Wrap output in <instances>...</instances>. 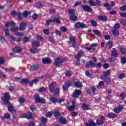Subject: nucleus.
<instances>
[{
	"mask_svg": "<svg viewBox=\"0 0 126 126\" xmlns=\"http://www.w3.org/2000/svg\"><path fill=\"white\" fill-rule=\"evenodd\" d=\"M66 61V58H58L55 59V61L54 62V65L57 67L59 66H61L62 65L63 63L65 62Z\"/></svg>",
	"mask_w": 126,
	"mask_h": 126,
	"instance_id": "nucleus-1",
	"label": "nucleus"
},
{
	"mask_svg": "<svg viewBox=\"0 0 126 126\" xmlns=\"http://www.w3.org/2000/svg\"><path fill=\"white\" fill-rule=\"evenodd\" d=\"M34 98L36 103H41L42 104H46V99L43 97H40L38 94H35L34 95Z\"/></svg>",
	"mask_w": 126,
	"mask_h": 126,
	"instance_id": "nucleus-2",
	"label": "nucleus"
},
{
	"mask_svg": "<svg viewBox=\"0 0 126 126\" xmlns=\"http://www.w3.org/2000/svg\"><path fill=\"white\" fill-rule=\"evenodd\" d=\"M69 41H67L68 44H72V47L73 48H76L77 47V43L75 40V37L73 35L69 36Z\"/></svg>",
	"mask_w": 126,
	"mask_h": 126,
	"instance_id": "nucleus-3",
	"label": "nucleus"
},
{
	"mask_svg": "<svg viewBox=\"0 0 126 126\" xmlns=\"http://www.w3.org/2000/svg\"><path fill=\"white\" fill-rule=\"evenodd\" d=\"M10 98V95H9V94L8 93H6L4 95V98H3V103L5 104V105H7L8 106H9L10 105V102L8 101L9 99Z\"/></svg>",
	"mask_w": 126,
	"mask_h": 126,
	"instance_id": "nucleus-4",
	"label": "nucleus"
},
{
	"mask_svg": "<svg viewBox=\"0 0 126 126\" xmlns=\"http://www.w3.org/2000/svg\"><path fill=\"white\" fill-rule=\"evenodd\" d=\"M78 28H88V26L83 23L78 22L75 25V29Z\"/></svg>",
	"mask_w": 126,
	"mask_h": 126,
	"instance_id": "nucleus-5",
	"label": "nucleus"
},
{
	"mask_svg": "<svg viewBox=\"0 0 126 126\" xmlns=\"http://www.w3.org/2000/svg\"><path fill=\"white\" fill-rule=\"evenodd\" d=\"M81 91L80 90L75 89V91L72 94V98H78L80 95H81Z\"/></svg>",
	"mask_w": 126,
	"mask_h": 126,
	"instance_id": "nucleus-6",
	"label": "nucleus"
},
{
	"mask_svg": "<svg viewBox=\"0 0 126 126\" xmlns=\"http://www.w3.org/2000/svg\"><path fill=\"white\" fill-rule=\"evenodd\" d=\"M72 84L70 80H68L66 82H65L64 85L63 86V91H65L66 90H67V88L70 87Z\"/></svg>",
	"mask_w": 126,
	"mask_h": 126,
	"instance_id": "nucleus-7",
	"label": "nucleus"
},
{
	"mask_svg": "<svg viewBox=\"0 0 126 126\" xmlns=\"http://www.w3.org/2000/svg\"><path fill=\"white\" fill-rule=\"evenodd\" d=\"M124 105H120L117 108H115L113 111L116 113V114H119V113H121L123 110H124Z\"/></svg>",
	"mask_w": 126,
	"mask_h": 126,
	"instance_id": "nucleus-8",
	"label": "nucleus"
},
{
	"mask_svg": "<svg viewBox=\"0 0 126 126\" xmlns=\"http://www.w3.org/2000/svg\"><path fill=\"white\" fill-rule=\"evenodd\" d=\"M50 100L53 104H56V103H62V102L63 101V99H58V98L55 97H51Z\"/></svg>",
	"mask_w": 126,
	"mask_h": 126,
	"instance_id": "nucleus-9",
	"label": "nucleus"
},
{
	"mask_svg": "<svg viewBox=\"0 0 126 126\" xmlns=\"http://www.w3.org/2000/svg\"><path fill=\"white\" fill-rule=\"evenodd\" d=\"M83 9L84 11H86L87 12H92V8L88 5H83Z\"/></svg>",
	"mask_w": 126,
	"mask_h": 126,
	"instance_id": "nucleus-10",
	"label": "nucleus"
},
{
	"mask_svg": "<svg viewBox=\"0 0 126 126\" xmlns=\"http://www.w3.org/2000/svg\"><path fill=\"white\" fill-rule=\"evenodd\" d=\"M86 66L88 68H90V67H92V66H96V63H93L92 61H89L86 63Z\"/></svg>",
	"mask_w": 126,
	"mask_h": 126,
	"instance_id": "nucleus-11",
	"label": "nucleus"
},
{
	"mask_svg": "<svg viewBox=\"0 0 126 126\" xmlns=\"http://www.w3.org/2000/svg\"><path fill=\"white\" fill-rule=\"evenodd\" d=\"M104 121H105V117L101 116L100 117V120H97L96 121V125L97 126H102L104 124Z\"/></svg>",
	"mask_w": 126,
	"mask_h": 126,
	"instance_id": "nucleus-12",
	"label": "nucleus"
},
{
	"mask_svg": "<svg viewBox=\"0 0 126 126\" xmlns=\"http://www.w3.org/2000/svg\"><path fill=\"white\" fill-rule=\"evenodd\" d=\"M74 87H77V88H81L83 87V84L80 81H77L74 83Z\"/></svg>",
	"mask_w": 126,
	"mask_h": 126,
	"instance_id": "nucleus-13",
	"label": "nucleus"
},
{
	"mask_svg": "<svg viewBox=\"0 0 126 126\" xmlns=\"http://www.w3.org/2000/svg\"><path fill=\"white\" fill-rule=\"evenodd\" d=\"M84 56V53L81 51L80 50L78 52V54L75 56V58L78 60V61H79L81 57H83Z\"/></svg>",
	"mask_w": 126,
	"mask_h": 126,
	"instance_id": "nucleus-14",
	"label": "nucleus"
},
{
	"mask_svg": "<svg viewBox=\"0 0 126 126\" xmlns=\"http://www.w3.org/2000/svg\"><path fill=\"white\" fill-rule=\"evenodd\" d=\"M42 63L44 64H49L52 63V60L49 58H44L42 59Z\"/></svg>",
	"mask_w": 126,
	"mask_h": 126,
	"instance_id": "nucleus-15",
	"label": "nucleus"
},
{
	"mask_svg": "<svg viewBox=\"0 0 126 126\" xmlns=\"http://www.w3.org/2000/svg\"><path fill=\"white\" fill-rule=\"evenodd\" d=\"M111 56L112 57H114L117 58V57H119V53L118 51L116 50V48H113L112 51H111Z\"/></svg>",
	"mask_w": 126,
	"mask_h": 126,
	"instance_id": "nucleus-16",
	"label": "nucleus"
},
{
	"mask_svg": "<svg viewBox=\"0 0 126 126\" xmlns=\"http://www.w3.org/2000/svg\"><path fill=\"white\" fill-rule=\"evenodd\" d=\"M38 69H39V65L35 64H33L32 65L30 71L32 72V71H34L35 70H38Z\"/></svg>",
	"mask_w": 126,
	"mask_h": 126,
	"instance_id": "nucleus-17",
	"label": "nucleus"
},
{
	"mask_svg": "<svg viewBox=\"0 0 126 126\" xmlns=\"http://www.w3.org/2000/svg\"><path fill=\"white\" fill-rule=\"evenodd\" d=\"M97 18L99 19V20L106 22L108 21V18L105 15H99L97 17Z\"/></svg>",
	"mask_w": 126,
	"mask_h": 126,
	"instance_id": "nucleus-18",
	"label": "nucleus"
},
{
	"mask_svg": "<svg viewBox=\"0 0 126 126\" xmlns=\"http://www.w3.org/2000/svg\"><path fill=\"white\" fill-rule=\"evenodd\" d=\"M27 26V25L26 24V23H22L20 25L19 29L21 30V31H24V30L26 29Z\"/></svg>",
	"mask_w": 126,
	"mask_h": 126,
	"instance_id": "nucleus-19",
	"label": "nucleus"
},
{
	"mask_svg": "<svg viewBox=\"0 0 126 126\" xmlns=\"http://www.w3.org/2000/svg\"><path fill=\"white\" fill-rule=\"evenodd\" d=\"M101 79H102L103 81L105 82H107V83H111V79L110 78H108L107 77H103V76H100Z\"/></svg>",
	"mask_w": 126,
	"mask_h": 126,
	"instance_id": "nucleus-20",
	"label": "nucleus"
},
{
	"mask_svg": "<svg viewBox=\"0 0 126 126\" xmlns=\"http://www.w3.org/2000/svg\"><path fill=\"white\" fill-rule=\"evenodd\" d=\"M59 122L63 125H66L67 120L63 117H62L59 119Z\"/></svg>",
	"mask_w": 126,
	"mask_h": 126,
	"instance_id": "nucleus-21",
	"label": "nucleus"
},
{
	"mask_svg": "<svg viewBox=\"0 0 126 126\" xmlns=\"http://www.w3.org/2000/svg\"><path fill=\"white\" fill-rule=\"evenodd\" d=\"M8 110L9 111V112H10L11 114H15V113H16V111L14 110V107L10 105H9L8 106Z\"/></svg>",
	"mask_w": 126,
	"mask_h": 126,
	"instance_id": "nucleus-22",
	"label": "nucleus"
},
{
	"mask_svg": "<svg viewBox=\"0 0 126 126\" xmlns=\"http://www.w3.org/2000/svg\"><path fill=\"white\" fill-rule=\"evenodd\" d=\"M108 117L109 119H115V118H117L118 115L115 113H110L108 114Z\"/></svg>",
	"mask_w": 126,
	"mask_h": 126,
	"instance_id": "nucleus-23",
	"label": "nucleus"
},
{
	"mask_svg": "<svg viewBox=\"0 0 126 126\" xmlns=\"http://www.w3.org/2000/svg\"><path fill=\"white\" fill-rule=\"evenodd\" d=\"M13 51L15 52V53H21V47H16L13 49Z\"/></svg>",
	"mask_w": 126,
	"mask_h": 126,
	"instance_id": "nucleus-24",
	"label": "nucleus"
},
{
	"mask_svg": "<svg viewBox=\"0 0 126 126\" xmlns=\"http://www.w3.org/2000/svg\"><path fill=\"white\" fill-rule=\"evenodd\" d=\"M31 14V12L29 11H25L23 13V16L25 17L26 18L28 17V15H30Z\"/></svg>",
	"mask_w": 126,
	"mask_h": 126,
	"instance_id": "nucleus-25",
	"label": "nucleus"
},
{
	"mask_svg": "<svg viewBox=\"0 0 126 126\" xmlns=\"http://www.w3.org/2000/svg\"><path fill=\"white\" fill-rule=\"evenodd\" d=\"M103 4L107 10H111V9H112V7L109 3H103Z\"/></svg>",
	"mask_w": 126,
	"mask_h": 126,
	"instance_id": "nucleus-26",
	"label": "nucleus"
},
{
	"mask_svg": "<svg viewBox=\"0 0 126 126\" xmlns=\"http://www.w3.org/2000/svg\"><path fill=\"white\" fill-rule=\"evenodd\" d=\"M64 74L65 75V76H66L67 77H70V76L72 75V72H71V71L66 70L64 72Z\"/></svg>",
	"mask_w": 126,
	"mask_h": 126,
	"instance_id": "nucleus-27",
	"label": "nucleus"
},
{
	"mask_svg": "<svg viewBox=\"0 0 126 126\" xmlns=\"http://www.w3.org/2000/svg\"><path fill=\"white\" fill-rule=\"evenodd\" d=\"M54 83H52L51 85L49 87V90L50 91V92H51L52 93H53V92H54V91H55V86L54 85Z\"/></svg>",
	"mask_w": 126,
	"mask_h": 126,
	"instance_id": "nucleus-28",
	"label": "nucleus"
},
{
	"mask_svg": "<svg viewBox=\"0 0 126 126\" xmlns=\"http://www.w3.org/2000/svg\"><path fill=\"white\" fill-rule=\"evenodd\" d=\"M33 49H30V52H31L32 54H37V53H39V50L37 48H35V47H33Z\"/></svg>",
	"mask_w": 126,
	"mask_h": 126,
	"instance_id": "nucleus-29",
	"label": "nucleus"
},
{
	"mask_svg": "<svg viewBox=\"0 0 126 126\" xmlns=\"http://www.w3.org/2000/svg\"><path fill=\"white\" fill-rule=\"evenodd\" d=\"M94 33L96 35V36H98V37H101L102 34L101 33V32H100L99 31L94 30L93 31Z\"/></svg>",
	"mask_w": 126,
	"mask_h": 126,
	"instance_id": "nucleus-30",
	"label": "nucleus"
},
{
	"mask_svg": "<svg viewBox=\"0 0 126 126\" xmlns=\"http://www.w3.org/2000/svg\"><path fill=\"white\" fill-rule=\"evenodd\" d=\"M110 74H111V71L106 70L103 72V76H102V77H107V76H108V75H110Z\"/></svg>",
	"mask_w": 126,
	"mask_h": 126,
	"instance_id": "nucleus-31",
	"label": "nucleus"
},
{
	"mask_svg": "<svg viewBox=\"0 0 126 126\" xmlns=\"http://www.w3.org/2000/svg\"><path fill=\"white\" fill-rule=\"evenodd\" d=\"M78 18L76 16V15H73L71 16L70 19L71 21H76V20H77Z\"/></svg>",
	"mask_w": 126,
	"mask_h": 126,
	"instance_id": "nucleus-32",
	"label": "nucleus"
},
{
	"mask_svg": "<svg viewBox=\"0 0 126 126\" xmlns=\"http://www.w3.org/2000/svg\"><path fill=\"white\" fill-rule=\"evenodd\" d=\"M32 45L33 48H34L35 47H39V46H40V43H39V42L38 41H33L32 42Z\"/></svg>",
	"mask_w": 126,
	"mask_h": 126,
	"instance_id": "nucleus-33",
	"label": "nucleus"
},
{
	"mask_svg": "<svg viewBox=\"0 0 126 126\" xmlns=\"http://www.w3.org/2000/svg\"><path fill=\"white\" fill-rule=\"evenodd\" d=\"M106 46L108 47L109 50H111V49L113 48V42H112V41H108Z\"/></svg>",
	"mask_w": 126,
	"mask_h": 126,
	"instance_id": "nucleus-34",
	"label": "nucleus"
},
{
	"mask_svg": "<svg viewBox=\"0 0 126 126\" xmlns=\"http://www.w3.org/2000/svg\"><path fill=\"white\" fill-rule=\"evenodd\" d=\"M112 33L115 37H118V36H119V31H118V30L114 29L112 31Z\"/></svg>",
	"mask_w": 126,
	"mask_h": 126,
	"instance_id": "nucleus-35",
	"label": "nucleus"
},
{
	"mask_svg": "<svg viewBox=\"0 0 126 126\" xmlns=\"http://www.w3.org/2000/svg\"><path fill=\"white\" fill-rule=\"evenodd\" d=\"M54 115L55 118L57 119V118H59V117H60L61 112H60V111H55L54 113Z\"/></svg>",
	"mask_w": 126,
	"mask_h": 126,
	"instance_id": "nucleus-36",
	"label": "nucleus"
},
{
	"mask_svg": "<svg viewBox=\"0 0 126 126\" xmlns=\"http://www.w3.org/2000/svg\"><path fill=\"white\" fill-rule=\"evenodd\" d=\"M21 84H26L29 83V80L28 79H23L21 81Z\"/></svg>",
	"mask_w": 126,
	"mask_h": 126,
	"instance_id": "nucleus-37",
	"label": "nucleus"
},
{
	"mask_svg": "<svg viewBox=\"0 0 126 126\" xmlns=\"http://www.w3.org/2000/svg\"><path fill=\"white\" fill-rule=\"evenodd\" d=\"M17 15L18 17L19 20H22V19H23V17L22 16V13L21 12H18Z\"/></svg>",
	"mask_w": 126,
	"mask_h": 126,
	"instance_id": "nucleus-38",
	"label": "nucleus"
},
{
	"mask_svg": "<svg viewBox=\"0 0 126 126\" xmlns=\"http://www.w3.org/2000/svg\"><path fill=\"white\" fill-rule=\"evenodd\" d=\"M82 109H83V110H89V107H88V106H87V105H86V104L85 103H83L82 105Z\"/></svg>",
	"mask_w": 126,
	"mask_h": 126,
	"instance_id": "nucleus-39",
	"label": "nucleus"
},
{
	"mask_svg": "<svg viewBox=\"0 0 126 126\" xmlns=\"http://www.w3.org/2000/svg\"><path fill=\"white\" fill-rule=\"evenodd\" d=\"M120 51L122 53V55H126V49L122 46H120Z\"/></svg>",
	"mask_w": 126,
	"mask_h": 126,
	"instance_id": "nucleus-40",
	"label": "nucleus"
},
{
	"mask_svg": "<svg viewBox=\"0 0 126 126\" xmlns=\"http://www.w3.org/2000/svg\"><path fill=\"white\" fill-rule=\"evenodd\" d=\"M27 119L29 120L33 119V114H32L31 112H30L28 114H27Z\"/></svg>",
	"mask_w": 126,
	"mask_h": 126,
	"instance_id": "nucleus-41",
	"label": "nucleus"
},
{
	"mask_svg": "<svg viewBox=\"0 0 126 126\" xmlns=\"http://www.w3.org/2000/svg\"><path fill=\"white\" fill-rule=\"evenodd\" d=\"M19 30V28H18V27H13L11 29V31L13 32H17V31H18Z\"/></svg>",
	"mask_w": 126,
	"mask_h": 126,
	"instance_id": "nucleus-42",
	"label": "nucleus"
},
{
	"mask_svg": "<svg viewBox=\"0 0 126 126\" xmlns=\"http://www.w3.org/2000/svg\"><path fill=\"white\" fill-rule=\"evenodd\" d=\"M53 22H56L58 24H61V20H60V18H54L53 19Z\"/></svg>",
	"mask_w": 126,
	"mask_h": 126,
	"instance_id": "nucleus-43",
	"label": "nucleus"
},
{
	"mask_svg": "<svg viewBox=\"0 0 126 126\" xmlns=\"http://www.w3.org/2000/svg\"><path fill=\"white\" fill-rule=\"evenodd\" d=\"M69 14L71 15H74L75 14V11L74 9H69L68 11Z\"/></svg>",
	"mask_w": 126,
	"mask_h": 126,
	"instance_id": "nucleus-44",
	"label": "nucleus"
},
{
	"mask_svg": "<svg viewBox=\"0 0 126 126\" xmlns=\"http://www.w3.org/2000/svg\"><path fill=\"white\" fill-rule=\"evenodd\" d=\"M90 22L91 23L92 25L94 27H97V23H96L95 21H94V20H91V21H90Z\"/></svg>",
	"mask_w": 126,
	"mask_h": 126,
	"instance_id": "nucleus-45",
	"label": "nucleus"
},
{
	"mask_svg": "<svg viewBox=\"0 0 126 126\" xmlns=\"http://www.w3.org/2000/svg\"><path fill=\"white\" fill-rule=\"evenodd\" d=\"M121 63L122 64L126 63V58L125 57L121 58Z\"/></svg>",
	"mask_w": 126,
	"mask_h": 126,
	"instance_id": "nucleus-46",
	"label": "nucleus"
},
{
	"mask_svg": "<svg viewBox=\"0 0 126 126\" xmlns=\"http://www.w3.org/2000/svg\"><path fill=\"white\" fill-rule=\"evenodd\" d=\"M41 123H43V124H47V123H48V119H46L44 117H41Z\"/></svg>",
	"mask_w": 126,
	"mask_h": 126,
	"instance_id": "nucleus-47",
	"label": "nucleus"
},
{
	"mask_svg": "<svg viewBox=\"0 0 126 126\" xmlns=\"http://www.w3.org/2000/svg\"><path fill=\"white\" fill-rule=\"evenodd\" d=\"M89 3L90 5H91V6H96V3L94 1L89 0Z\"/></svg>",
	"mask_w": 126,
	"mask_h": 126,
	"instance_id": "nucleus-48",
	"label": "nucleus"
},
{
	"mask_svg": "<svg viewBox=\"0 0 126 126\" xmlns=\"http://www.w3.org/2000/svg\"><path fill=\"white\" fill-rule=\"evenodd\" d=\"M120 22L121 24H123L124 26H126V21L124 19H120Z\"/></svg>",
	"mask_w": 126,
	"mask_h": 126,
	"instance_id": "nucleus-49",
	"label": "nucleus"
},
{
	"mask_svg": "<svg viewBox=\"0 0 126 126\" xmlns=\"http://www.w3.org/2000/svg\"><path fill=\"white\" fill-rule=\"evenodd\" d=\"M9 118H10V114L9 113H5L4 114L3 118H2V120H3L4 119H9Z\"/></svg>",
	"mask_w": 126,
	"mask_h": 126,
	"instance_id": "nucleus-50",
	"label": "nucleus"
},
{
	"mask_svg": "<svg viewBox=\"0 0 126 126\" xmlns=\"http://www.w3.org/2000/svg\"><path fill=\"white\" fill-rule=\"evenodd\" d=\"M18 101L20 103V104H23V103L25 102V98L20 97L19 98Z\"/></svg>",
	"mask_w": 126,
	"mask_h": 126,
	"instance_id": "nucleus-51",
	"label": "nucleus"
},
{
	"mask_svg": "<svg viewBox=\"0 0 126 126\" xmlns=\"http://www.w3.org/2000/svg\"><path fill=\"white\" fill-rule=\"evenodd\" d=\"M60 30L63 31V32H66L67 31V28L64 26H63L60 28Z\"/></svg>",
	"mask_w": 126,
	"mask_h": 126,
	"instance_id": "nucleus-52",
	"label": "nucleus"
},
{
	"mask_svg": "<svg viewBox=\"0 0 126 126\" xmlns=\"http://www.w3.org/2000/svg\"><path fill=\"white\" fill-rule=\"evenodd\" d=\"M5 35L7 36H10V32L8 30V29H6L5 30Z\"/></svg>",
	"mask_w": 126,
	"mask_h": 126,
	"instance_id": "nucleus-53",
	"label": "nucleus"
},
{
	"mask_svg": "<svg viewBox=\"0 0 126 126\" xmlns=\"http://www.w3.org/2000/svg\"><path fill=\"white\" fill-rule=\"evenodd\" d=\"M75 109V106H74L73 105L69 106L68 108V110L70 111H74Z\"/></svg>",
	"mask_w": 126,
	"mask_h": 126,
	"instance_id": "nucleus-54",
	"label": "nucleus"
},
{
	"mask_svg": "<svg viewBox=\"0 0 126 126\" xmlns=\"http://www.w3.org/2000/svg\"><path fill=\"white\" fill-rule=\"evenodd\" d=\"M30 39L29 37L27 36H25L23 39V41L24 43H27V42H29Z\"/></svg>",
	"mask_w": 126,
	"mask_h": 126,
	"instance_id": "nucleus-55",
	"label": "nucleus"
},
{
	"mask_svg": "<svg viewBox=\"0 0 126 126\" xmlns=\"http://www.w3.org/2000/svg\"><path fill=\"white\" fill-rule=\"evenodd\" d=\"M32 18L33 20H36L38 19V14L34 13L32 15Z\"/></svg>",
	"mask_w": 126,
	"mask_h": 126,
	"instance_id": "nucleus-56",
	"label": "nucleus"
},
{
	"mask_svg": "<svg viewBox=\"0 0 126 126\" xmlns=\"http://www.w3.org/2000/svg\"><path fill=\"white\" fill-rule=\"evenodd\" d=\"M114 28L116 30H118V29H120V28H121V26H120V24H116L114 26Z\"/></svg>",
	"mask_w": 126,
	"mask_h": 126,
	"instance_id": "nucleus-57",
	"label": "nucleus"
},
{
	"mask_svg": "<svg viewBox=\"0 0 126 126\" xmlns=\"http://www.w3.org/2000/svg\"><path fill=\"white\" fill-rule=\"evenodd\" d=\"M120 97H121V99L122 100H124V99H125V98H126V93H121L120 94Z\"/></svg>",
	"mask_w": 126,
	"mask_h": 126,
	"instance_id": "nucleus-58",
	"label": "nucleus"
},
{
	"mask_svg": "<svg viewBox=\"0 0 126 126\" xmlns=\"http://www.w3.org/2000/svg\"><path fill=\"white\" fill-rule=\"evenodd\" d=\"M102 86H104V82L100 81L98 85H97V88H100L102 87Z\"/></svg>",
	"mask_w": 126,
	"mask_h": 126,
	"instance_id": "nucleus-59",
	"label": "nucleus"
},
{
	"mask_svg": "<svg viewBox=\"0 0 126 126\" xmlns=\"http://www.w3.org/2000/svg\"><path fill=\"white\" fill-rule=\"evenodd\" d=\"M47 90V89L45 87H41L39 90V92H45Z\"/></svg>",
	"mask_w": 126,
	"mask_h": 126,
	"instance_id": "nucleus-60",
	"label": "nucleus"
},
{
	"mask_svg": "<svg viewBox=\"0 0 126 126\" xmlns=\"http://www.w3.org/2000/svg\"><path fill=\"white\" fill-rule=\"evenodd\" d=\"M54 91V93L55 94H56V95H59V94H60V88H56V89Z\"/></svg>",
	"mask_w": 126,
	"mask_h": 126,
	"instance_id": "nucleus-61",
	"label": "nucleus"
},
{
	"mask_svg": "<svg viewBox=\"0 0 126 126\" xmlns=\"http://www.w3.org/2000/svg\"><path fill=\"white\" fill-rule=\"evenodd\" d=\"M120 10H122V11H125L126 10V4L124 6L120 7Z\"/></svg>",
	"mask_w": 126,
	"mask_h": 126,
	"instance_id": "nucleus-62",
	"label": "nucleus"
},
{
	"mask_svg": "<svg viewBox=\"0 0 126 126\" xmlns=\"http://www.w3.org/2000/svg\"><path fill=\"white\" fill-rule=\"evenodd\" d=\"M85 74L88 77H90L91 76H92V74H91L88 70H87L85 72Z\"/></svg>",
	"mask_w": 126,
	"mask_h": 126,
	"instance_id": "nucleus-63",
	"label": "nucleus"
},
{
	"mask_svg": "<svg viewBox=\"0 0 126 126\" xmlns=\"http://www.w3.org/2000/svg\"><path fill=\"white\" fill-rule=\"evenodd\" d=\"M17 14H18V13H17V12H16V11H13L11 13V15H12V16H16Z\"/></svg>",
	"mask_w": 126,
	"mask_h": 126,
	"instance_id": "nucleus-64",
	"label": "nucleus"
}]
</instances>
